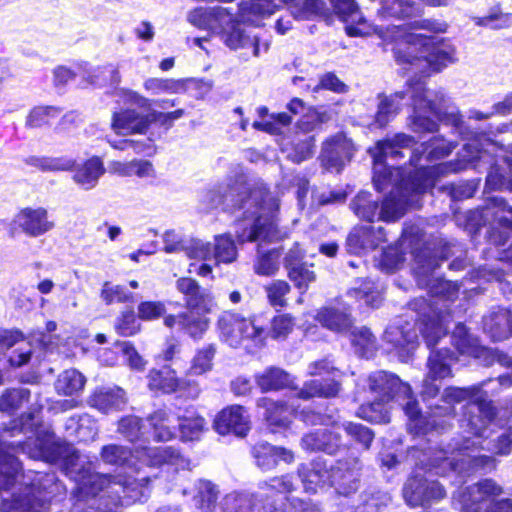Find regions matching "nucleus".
I'll list each match as a JSON object with an SVG mask.
<instances>
[{"label":"nucleus","mask_w":512,"mask_h":512,"mask_svg":"<svg viewBox=\"0 0 512 512\" xmlns=\"http://www.w3.org/2000/svg\"><path fill=\"white\" fill-rule=\"evenodd\" d=\"M57 464L78 485L80 498L91 500L88 512H118L120 506L134 504L149 496L146 479L137 480L125 474L105 475L94 472L89 458L73 446L55 439L48 430L43 439L34 440V459Z\"/></svg>","instance_id":"obj_1"},{"label":"nucleus","mask_w":512,"mask_h":512,"mask_svg":"<svg viewBox=\"0 0 512 512\" xmlns=\"http://www.w3.org/2000/svg\"><path fill=\"white\" fill-rule=\"evenodd\" d=\"M57 464L78 485L80 498L91 500L88 512H118L120 506L134 504L149 496L146 479L137 480L125 474L105 475L94 472L89 458L73 446L55 439L48 430L43 439L34 440V459Z\"/></svg>","instance_id":"obj_2"},{"label":"nucleus","mask_w":512,"mask_h":512,"mask_svg":"<svg viewBox=\"0 0 512 512\" xmlns=\"http://www.w3.org/2000/svg\"><path fill=\"white\" fill-rule=\"evenodd\" d=\"M57 464L78 485L80 498L91 500L88 512H118L120 506L134 504L149 496L146 479L137 480L125 474L105 475L94 472L89 458L73 446L55 439L48 430L43 439L34 440V459Z\"/></svg>","instance_id":"obj_3"},{"label":"nucleus","mask_w":512,"mask_h":512,"mask_svg":"<svg viewBox=\"0 0 512 512\" xmlns=\"http://www.w3.org/2000/svg\"><path fill=\"white\" fill-rule=\"evenodd\" d=\"M414 138L404 133H398L392 138L378 141L369 153L374 159V186L378 191H384L392 187L389 195L382 203L379 210L378 200L373 199L368 192H360L352 200L350 206L353 212L360 218L373 221L375 217L383 221H395L402 217L408 207L419 208L420 196L432 183L426 179L424 183L414 187V192L405 181L400 167L386 164L387 159L402 158V148H408L414 144Z\"/></svg>","instance_id":"obj_4"},{"label":"nucleus","mask_w":512,"mask_h":512,"mask_svg":"<svg viewBox=\"0 0 512 512\" xmlns=\"http://www.w3.org/2000/svg\"><path fill=\"white\" fill-rule=\"evenodd\" d=\"M442 260L432 255L427 248L414 254L413 272L416 282L435 298L433 304L424 298H416L409 304V310L414 314L418 329L428 348L434 347L446 335L449 323L458 312L451 309L450 305L458 298L460 284L433 276Z\"/></svg>","instance_id":"obj_5"},{"label":"nucleus","mask_w":512,"mask_h":512,"mask_svg":"<svg viewBox=\"0 0 512 512\" xmlns=\"http://www.w3.org/2000/svg\"><path fill=\"white\" fill-rule=\"evenodd\" d=\"M247 191V177L241 172L236 174L235 179H229L217 189L208 191L204 201L211 208L223 205L225 209H246L244 218L235 224L240 243L277 240L280 236L273 215L278 209L277 200L265 189L254 190L249 196Z\"/></svg>","instance_id":"obj_6"},{"label":"nucleus","mask_w":512,"mask_h":512,"mask_svg":"<svg viewBox=\"0 0 512 512\" xmlns=\"http://www.w3.org/2000/svg\"><path fill=\"white\" fill-rule=\"evenodd\" d=\"M453 448H428L427 450L413 449L411 456L416 459V469L405 482L402 494L410 507L425 506V486L427 477L425 474L445 476L449 472L459 474L478 470L490 471L496 467V460L492 456L482 454H459Z\"/></svg>","instance_id":"obj_7"},{"label":"nucleus","mask_w":512,"mask_h":512,"mask_svg":"<svg viewBox=\"0 0 512 512\" xmlns=\"http://www.w3.org/2000/svg\"><path fill=\"white\" fill-rule=\"evenodd\" d=\"M375 32L387 42H395V60L400 65H409L414 73L429 75L440 72L455 63V47L444 38L408 32L404 26L376 27Z\"/></svg>","instance_id":"obj_8"},{"label":"nucleus","mask_w":512,"mask_h":512,"mask_svg":"<svg viewBox=\"0 0 512 512\" xmlns=\"http://www.w3.org/2000/svg\"><path fill=\"white\" fill-rule=\"evenodd\" d=\"M364 381V387L373 395V401L359 408V417L370 422L388 423L393 404L398 403L409 418L411 431L416 434L428 432L430 422L421 414L409 384L402 382L395 374L382 370L369 374Z\"/></svg>","instance_id":"obj_9"},{"label":"nucleus","mask_w":512,"mask_h":512,"mask_svg":"<svg viewBox=\"0 0 512 512\" xmlns=\"http://www.w3.org/2000/svg\"><path fill=\"white\" fill-rule=\"evenodd\" d=\"M485 383L472 385L466 388L447 387L441 396V401L447 404L444 407V414H451L455 404L467 401L462 407L461 427L466 429L472 437H464L461 440H453L447 445L453 448L452 454L457 451L459 454H479L484 449L482 446L484 433L487 427L495 419L497 410L489 399L488 394L483 390ZM442 409V407H437Z\"/></svg>","instance_id":"obj_10"},{"label":"nucleus","mask_w":512,"mask_h":512,"mask_svg":"<svg viewBox=\"0 0 512 512\" xmlns=\"http://www.w3.org/2000/svg\"><path fill=\"white\" fill-rule=\"evenodd\" d=\"M485 145H489V140L486 138L484 142L481 139H472L458 153L459 159L456 163L450 162L435 166H425L421 163L423 154H425L426 162H433L448 156L455 148L452 143L446 142L444 139L433 138L428 143L421 144L412 152L410 165L415 168V171L409 173L408 176L404 175L405 181L414 192L415 186L424 183L426 179H431L432 183L425 189L426 191L434 186L435 179L439 176L467 169L469 165L476 168V162L482 160L486 155ZM402 171L404 170L402 169Z\"/></svg>","instance_id":"obj_11"},{"label":"nucleus","mask_w":512,"mask_h":512,"mask_svg":"<svg viewBox=\"0 0 512 512\" xmlns=\"http://www.w3.org/2000/svg\"><path fill=\"white\" fill-rule=\"evenodd\" d=\"M219 338L230 347H261L267 332L257 316H244L233 311L222 312L217 320Z\"/></svg>","instance_id":"obj_12"},{"label":"nucleus","mask_w":512,"mask_h":512,"mask_svg":"<svg viewBox=\"0 0 512 512\" xmlns=\"http://www.w3.org/2000/svg\"><path fill=\"white\" fill-rule=\"evenodd\" d=\"M410 104L414 114L411 116V129L416 133L437 131L438 123L424 115L431 113L441 118V107L447 102L443 91H429L421 79L409 84Z\"/></svg>","instance_id":"obj_13"},{"label":"nucleus","mask_w":512,"mask_h":512,"mask_svg":"<svg viewBox=\"0 0 512 512\" xmlns=\"http://www.w3.org/2000/svg\"><path fill=\"white\" fill-rule=\"evenodd\" d=\"M504 489L495 480L486 478L466 489L461 498L463 512H512V499H497Z\"/></svg>","instance_id":"obj_14"},{"label":"nucleus","mask_w":512,"mask_h":512,"mask_svg":"<svg viewBox=\"0 0 512 512\" xmlns=\"http://www.w3.org/2000/svg\"><path fill=\"white\" fill-rule=\"evenodd\" d=\"M147 378L148 387L151 391L162 394L178 393L181 397L192 400L197 399L201 393L197 381L179 378L176 372L168 366L151 370Z\"/></svg>","instance_id":"obj_15"},{"label":"nucleus","mask_w":512,"mask_h":512,"mask_svg":"<svg viewBox=\"0 0 512 512\" xmlns=\"http://www.w3.org/2000/svg\"><path fill=\"white\" fill-rule=\"evenodd\" d=\"M452 340L454 346L461 354H467L479 359L485 366L499 363L502 366L512 365V358L496 350L481 346L478 339L470 335L466 327L459 323L456 325Z\"/></svg>","instance_id":"obj_16"},{"label":"nucleus","mask_w":512,"mask_h":512,"mask_svg":"<svg viewBox=\"0 0 512 512\" xmlns=\"http://www.w3.org/2000/svg\"><path fill=\"white\" fill-rule=\"evenodd\" d=\"M362 464L357 456H348L330 466L331 487L341 495H350L357 491L360 482Z\"/></svg>","instance_id":"obj_17"},{"label":"nucleus","mask_w":512,"mask_h":512,"mask_svg":"<svg viewBox=\"0 0 512 512\" xmlns=\"http://www.w3.org/2000/svg\"><path fill=\"white\" fill-rule=\"evenodd\" d=\"M453 353L448 349L431 351L428 358V373L423 381L422 397L424 400L435 398L440 390L437 380L452 376L451 362Z\"/></svg>","instance_id":"obj_18"},{"label":"nucleus","mask_w":512,"mask_h":512,"mask_svg":"<svg viewBox=\"0 0 512 512\" xmlns=\"http://www.w3.org/2000/svg\"><path fill=\"white\" fill-rule=\"evenodd\" d=\"M216 33L220 35L221 40L230 49L252 48L255 57H259L261 51L267 52L269 49L267 41H261L257 35L247 33L242 29L241 24L234 20L232 15L231 22L224 24Z\"/></svg>","instance_id":"obj_19"},{"label":"nucleus","mask_w":512,"mask_h":512,"mask_svg":"<svg viewBox=\"0 0 512 512\" xmlns=\"http://www.w3.org/2000/svg\"><path fill=\"white\" fill-rule=\"evenodd\" d=\"M401 322L399 320L390 325L384 333V339L392 345L401 361H407L418 346V333L415 330L416 324L405 322L403 325Z\"/></svg>","instance_id":"obj_20"},{"label":"nucleus","mask_w":512,"mask_h":512,"mask_svg":"<svg viewBox=\"0 0 512 512\" xmlns=\"http://www.w3.org/2000/svg\"><path fill=\"white\" fill-rule=\"evenodd\" d=\"M353 152L351 140L344 134H337L323 144L320 157L323 166L339 172L350 161Z\"/></svg>","instance_id":"obj_21"},{"label":"nucleus","mask_w":512,"mask_h":512,"mask_svg":"<svg viewBox=\"0 0 512 512\" xmlns=\"http://www.w3.org/2000/svg\"><path fill=\"white\" fill-rule=\"evenodd\" d=\"M214 428L221 435L234 433L237 436L243 437L250 430L249 415L243 406H228L216 416Z\"/></svg>","instance_id":"obj_22"},{"label":"nucleus","mask_w":512,"mask_h":512,"mask_svg":"<svg viewBox=\"0 0 512 512\" xmlns=\"http://www.w3.org/2000/svg\"><path fill=\"white\" fill-rule=\"evenodd\" d=\"M142 461L152 467L168 465L178 470H189L191 462L173 446L150 447L141 451Z\"/></svg>","instance_id":"obj_23"},{"label":"nucleus","mask_w":512,"mask_h":512,"mask_svg":"<svg viewBox=\"0 0 512 512\" xmlns=\"http://www.w3.org/2000/svg\"><path fill=\"white\" fill-rule=\"evenodd\" d=\"M471 215L473 218L479 216L482 224L489 225L491 229H512V207L503 198H488L485 207L481 211L472 212Z\"/></svg>","instance_id":"obj_24"},{"label":"nucleus","mask_w":512,"mask_h":512,"mask_svg":"<svg viewBox=\"0 0 512 512\" xmlns=\"http://www.w3.org/2000/svg\"><path fill=\"white\" fill-rule=\"evenodd\" d=\"M298 474L308 493H316L326 486L331 487L330 466L320 458L308 464H301Z\"/></svg>","instance_id":"obj_25"},{"label":"nucleus","mask_w":512,"mask_h":512,"mask_svg":"<svg viewBox=\"0 0 512 512\" xmlns=\"http://www.w3.org/2000/svg\"><path fill=\"white\" fill-rule=\"evenodd\" d=\"M257 407L265 410L264 419L273 428H287L292 415L301 418V412L284 401H274L271 398L262 397L257 400Z\"/></svg>","instance_id":"obj_26"},{"label":"nucleus","mask_w":512,"mask_h":512,"mask_svg":"<svg viewBox=\"0 0 512 512\" xmlns=\"http://www.w3.org/2000/svg\"><path fill=\"white\" fill-rule=\"evenodd\" d=\"M331 4L339 17L345 22H351L346 26L349 36H365L370 34L368 26L362 17L358 5L354 0H331Z\"/></svg>","instance_id":"obj_27"},{"label":"nucleus","mask_w":512,"mask_h":512,"mask_svg":"<svg viewBox=\"0 0 512 512\" xmlns=\"http://www.w3.org/2000/svg\"><path fill=\"white\" fill-rule=\"evenodd\" d=\"M187 19L195 27L216 33L224 24L231 22V14L226 8L220 6L213 8L199 7L192 10Z\"/></svg>","instance_id":"obj_28"},{"label":"nucleus","mask_w":512,"mask_h":512,"mask_svg":"<svg viewBox=\"0 0 512 512\" xmlns=\"http://www.w3.org/2000/svg\"><path fill=\"white\" fill-rule=\"evenodd\" d=\"M150 433L155 441L165 442L176 437L177 414L168 408H160L148 415Z\"/></svg>","instance_id":"obj_29"},{"label":"nucleus","mask_w":512,"mask_h":512,"mask_svg":"<svg viewBox=\"0 0 512 512\" xmlns=\"http://www.w3.org/2000/svg\"><path fill=\"white\" fill-rule=\"evenodd\" d=\"M384 241L386 238L382 227L375 229L372 226H361L350 232L347 237V246L351 253L359 254L365 250L375 249Z\"/></svg>","instance_id":"obj_30"},{"label":"nucleus","mask_w":512,"mask_h":512,"mask_svg":"<svg viewBox=\"0 0 512 512\" xmlns=\"http://www.w3.org/2000/svg\"><path fill=\"white\" fill-rule=\"evenodd\" d=\"M164 324L168 328H178L194 339L201 338L208 329L209 321L199 313L188 310L178 315H168L164 318Z\"/></svg>","instance_id":"obj_31"},{"label":"nucleus","mask_w":512,"mask_h":512,"mask_svg":"<svg viewBox=\"0 0 512 512\" xmlns=\"http://www.w3.org/2000/svg\"><path fill=\"white\" fill-rule=\"evenodd\" d=\"M252 454L256 465L263 471L275 468L280 460L286 463H291L294 460V455L290 450L266 442L257 443L252 449Z\"/></svg>","instance_id":"obj_32"},{"label":"nucleus","mask_w":512,"mask_h":512,"mask_svg":"<svg viewBox=\"0 0 512 512\" xmlns=\"http://www.w3.org/2000/svg\"><path fill=\"white\" fill-rule=\"evenodd\" d=\"M417 81L411 79L407 82V87L404 91L395 92L389 96L379 95L378 109L375 115L374 124L377 127L386 126L401 110L402 101L405 97L410 98L409 84Z\"/></svg>","instance_id":"obj_33"},{"label":"nucleus","mask_w":512,"mask_h":512,"mask_svg":"<svg viewBox=\"0 0 512 512\" xmlns=\"http://www.w3.org/2000/svg\"><path fill=\"white\" fill-rule=\"evenodd\" d=\"M255 382L262 392L295 390V378L279 367H268L255 375Z\"/></svg>","instance_id":"obj_34"},{"label":"nucleus","mask_w":512,"mask_h":512,"mask_svg":"<svg viewBox=\"0 0 512 512\" xmlns=\"http://www.w3.org/2000/svg\"><path fill=\"white\" fill-rule=\"evenodd\" d=\"M89 404L97 410L108 413L120 410L126 404V394L120 387H100L94 390L89 398Z\"/></svg>","instance_id":"obj_35"},{"label":"nucleus","mask_w":512,"mask_h":512,"mask_svg":"<svg viewBox=\"0 0 512 512\" xmlns=\"http://www.w3.org/2000/svg\"><path fill=\"white\" fill-rule=\"evenodd\" d=\"M149 126L147 115H141L135 110L115 112L112 117L111 128L118 135L143 133Z\"/></svg>","instance_id":"obj_36"},{"label":"nucleus","mask_w":512,"mask_h":512,"mask_svg":"<svg viewBox=\"0 0 512 512\" xmlns=\"http://www.w3.org/2000/svg\"><path fill=\"white\" fill-rule=\"evenodd\" d=\"M483 329L494 341L512 335V312L499 308L483 318Z\"/></svg>","instance_id":"obj_37"},{"label":"nucleus","mask_w":512,"mask_h":512,"mask_svg":"<svg viewBox=\"0 0 512 512\" xmlns=\"http://www.w3.org/2000/svg\"><path fill=\"white\" fill-rule=\"evenodd\" d=\"M433 7L447 6L450 0H393L391 3L385 2L384 12L387 16L403 18L410 17L421 12V4Z\"/></svg>","instance_id":"obj_38"},{"label":"nucleus","mask_w":512,"mask_h":512,"mask_svg":"<svg viewBox=\"0 0 512 512\" xmlns=\"http://www.w3.org/2000/svg\"><path fill=\"white\" fill-rule=\"evenodd\" d=\"M177 422L180 440L183 442L200 440L206 430L205 419L194 410L177 413Z\"/></svg>","instance_id":"obj_39"},{"label":"nucleus","mask_w":512,"mask_h":512,"mask_svg":"<svg viewBox=\"0 0 512 512\" xmlns=\"http://www.w3.org/2000/svg\"><path fill=\"white\" fill-rule=\"evenodd\" d=\"M23 478L21 463L13 455L4 450L0 442V491L8 490Z\"/></svg>","instance_id":"obj_40"},{"label":"nucleus","mask_w":512,"mask_h":512,"mask_svg":"<svg viewBox=\"0 0 512 512\" xmlns=\"http://www.w3.org/2000/svg\"><path fill=\"white\" fill-rule=\"evenodd\" d=\"M104 172L103 161L94 156L76 168L73 179L83 189L90 190L97 185Z\"/></svg>","instance_id":"obj_41"},{"label":"nucleus","mask_w":512,"mask_h":512,"mask_svg":"<svg viewBox=\"0 0 512 512\" xmlns=\"http://www.w3.org/2000/svg\"><path fill=\"white\" fill-rule=\"evenodd\" d=\"M316 319L323 327L337 333H345L352 327L350 314L336 307L322 308Z\"/></svg>","instance_id":"obj_42"},{"label":"nucleus","mask_w":512,"mask_h":512,"mask_svg":"<svg viewBox=\"0 0 512 512\" xmlns=\"http://www.w3.org/2000/svg\"><path fill=\"white\" fill-rule=\"evenodd\" d=\"M85 384V376L78 370L70 368L58 375L54 387L57 394L73 397L83 391Z\"/></svg>","instance_id":"obj_43"},{"label":"nucleus","mask_w":512,"mask_h":512,"mask_svg":"<svg viewBox=\"0 0 512 512\" xmlns=\"http://www.w3.org/2000/svg\"><path fill=\"white\" fill-rule=\"evenodd\" d=\"M69 435L80 441H93L98 435V425L95 419L88 414L71 416L65 424Z\"/></svg>","instance_id":"obj_44"},{"label":"nucleus","mask_w":512,"mask_h":512,"mask_svg":"<svg viewBox=\"0 0 512 512\" xmlns=\"http://www.w3.org/2000/svg\"><path fill=\"white\" fill-rule=\"evenodd\" d=\"M301 420L304 421L307 424L311 425H325V426H332L333 431L323 428V434H325L324 443L330 444L335 446V453L340 449V447L343 446L341 435L336 431V429H339L340 426L338 425L337 421L332 416H323L320 414H316L311 411H301Z\"/></svg>","instance_id":"obj_45"},{"label":"nucleus","mask_w":512,"mask_h":512,"mask_svg":"<svg viewBox=\"0 0 512 512\" xmlns=\"http://www.w3.org/2000/svg\"><path fill=\"white\" fill-rule=\"evenodd\" d=\"M340 389V383L335 380H310L303 384V387L297 392V397L303 400L315 397L330 398L337 396Z\"/></svg>","instance_id":"obj_46"},{"label":"nucleus","mask_w":512,"mask_h":512,"mask_svg":"<svg viewBox=\"0 0 512 512\" xmlns=\"http://www.w3.org/2000/svg\"><path fill=\"white\" fill-rule=\"evenodd\" d=\"M219 489L217 485L208 480H199L194 495L195 507L200 512H214L217 507Z\"/></svg>","instance_id":"obj_47"},{"label":"nucleus","mask_w":512,"mask_h":512,"mask_svg":"<svg viewBox=\"0 0 512 512\" xmlns=\"http://www.w3.org/2000/svg\"><path fill=\"white\" fill-rule=\"evenodd\" d=\"M350 341L356 354L369 358L377 350V340L369 328L355 327L350 331Z\"/></svg>","instance_id":"obj_48"},{"label":"nucleus","mask_w":512,"mask_h":512,"mask_svg":"<svg viewBox=\"0 0 512 512\" xmlns=\"http://www.w3.org/2000/svg\"><path fill=\"white\" fill-rule=\"evenodd\" d=\"M285 267L288 270V277L296 288L303 294L310 283L314 282L316 275L306 264H296L293 261V254L285 258Z\"/></svg>","instance_id":"obj_49"},{"label":"nucleus","mask_w":512,"mask_h":512,"mask_svg":"<svg viewBox=\"0 0 512 512\" xmlns=\"http://www.w3.org/2000/svg\"><path fill=\"white\" fill-rule=\"evenodd\" d=\"M258 489L259 491L257 492L256 497L263 500L272 498L277 494L290 493L295 489V485L291 476L284 475L280 477H273L268 481L260 482Z\"/></svg>","instance_id":"obj_50"},{"label":"nucleus","mask_w":512,"mask_h":512,"mask_svg":"<svg viewBox=\"0 0 512 512\" xmlns=\"http://www.w3.org/2000/svg\"><path fill=\"white\" fill-rule=\"evenodd\" d=\"M212 249L215 265L230 264L237 259V247L229 234L215 236Z\"/></svg>","instance_id":"obj_51"},{"label":"nucleus","mask_w":512,"mask_h":512,"mask_svg":"<svg viewBox=\"0 0 512 512\" xmlns=\"http://www.w3.org/2000/svg\"><path fill=\"white\" fill-rule=\"evenodd\" d=\"M348 295L372 308L378 307L382 301L379 287L370 280L362 281L358 287L350 289Z\"/></svg>","instance_id":"obj_52"},{"label":"nucleus","mask_w":512,"mask_h":512,"mask_svg":"<svg viewBox=\"0 0 512 512\" xmlns=\"http://www.w3.org/2000/svg\"><path fill=\"white\" fill-rule=\"evenodd\" d=\"M411 241L408 240L407 230H404L400 241L395 246L388 247L382 254L381 266L387 272H393L399 268L404 261L403 247Z\"/></svg>","instance_id":"obj_53"},{"label":"nucleus","mask_w":512,"mask_h":512,"mask_svg":"<svg viewBox=\"0 0 512 512\" xmlns=\"http://www.w3.org/2000/svg\"><path fill=\"white\" fill-rule=\"evenodd\" d=\"M30 399V390L28 388L7 389L0 396V411L5 413H14L20 409L24 403Z\"/></svg>","instance_id":"obj_54"},{"label":"nucleus","mask_w":512,"mask_h":512,"mask_svg":"<svg viewBox=\"0 0 512 512\" xmlns=\"http://www.w3.org/2000/svg\"><path fill=\"white\" fill-rule=\"evenodd\" d=\"M144 88L152 94H178L186 91V81L176 79L148 78L144 81Z\"/></svg>","instance_id":"obj_55"},{"label":"nucleus","mask_w":512,"mask_h":512,"mask_svg":"<svg viewBox=\"0 0 512 512\" xmlns=\"http://www.w3.org/2000/svg\"><path fill=\"white\" fill-rule=\"evenodd\" d=\"M280 253L277 249L263 252L261 245L258 246V256L254 263V271L261 276H272L279 269Z\"/></svg>","instance_id":"obj_56"},{"label":"nucleus","mask_w":512,"mask_h":512,"mask_svg":"<svg viewBox=\"0 0 512 512\" xmlns=\"http://www.w3.org/2000/svg\"><path fill=\"white\" fill-rule=\"evenodd\" d=\"M118 432L126 440L136 442L145 439L146 428L139 417L129 415L119 420Z\"/></svg>","instance_id":"obj_57"},{"label":"nucleus","mask_w":512,"mask_h":512,"mask_svg":"<svg viewBox=\"0 0 512 512\" xmlns=\"http://www.w3.org/2000/svg\"><path fill=\"white\" fill-rule=\"evenodd\" d=\"M99 455L101 461L105 464L122 466L132 457V451L123 445L108 444L101 448Z\"/></svg>","instance_id":"obj_58"},{"label":"nucleus","mask_w":512,"mask_h":512,"mask_svg":"<svg viewBox=\"0 0 512 512\" xmlns=\"http://www.w3.org/2000/svg\"><path fill=\"white\" fill-rule=\"evenodd\" d=\"M216 353L214 345H208L199 349L192 359L187 375H202L209 372L213 366V358Z\"/></svg>","instance_id":"obj_59"},{"label":"nucleus","mask_w":512,"mask_h":512,"mask_svg":"<svg viewBox=\"0 0 512 512\" xmlns=\"http://www.w3.org/2000/svg\"><path fill=\"white\" fill-rule=\"evenodd\" d=\"M474 23L491 29H504L512 26V14L503 13L499 6H495L489 10L487 15L475 17Z\"/></svg>","instance_id":"obj_60"},{"label":"nucleus","mask_w":512,"mask_h":512,"mask_svg":"<svg viewBox=\"0 0 512 512\" xmlns=\"http://www.w3.org/2000/svg\"><path fill=\"white\" fill-rule=\"evenodd\" d=\"M43 487L45 490H49L43 495L40 487L37 490V495L34 491V512H55L50 495L58 490V484L54 481L53 475H46Z\"/></svg>","instance_id":"obj_61"},{"label":"nucleus","mask_w":512,"mask_h":512,"mask_svg":"<svg viewBox=\"0 0 512 512\" xmlns=\"http://www.w3.org/2000/svg\"><path fill=\"white\" fill-rule=\"evenodd\" d=\"M113 168L115 171L121 173L122 175H136L140 178H148L155 176V170L153 165L146 160H135L131 161L128 164H122L120 162H115L113 164Z\"/></svg>","instance_id":"obj_62"},{"label":"nucleus","mask_w":512,"mask_h":512,"mask_svg":"<svg viewBox=\"0 0 512 512\" xmlns=\"http://www.w3.org/2000/svg\"><path fill=\"white\" fill-rule=\"evenodd\" d=\"M253 496L248 494H227L222 503L223 512H253Z\"/></svg>","instance_id":"obj_63"},{"label":"nucleus","mask_w":512,"mask_h":512,"mask_svg":"<svg viewBox=\"0 0 512 512\" xmlns=\"http://www.w3.org/2000/svg\"><path fill=\"white\" fill-rule=\"evenodd\" d=\"M268 302L274 308L286 306V295L290 292V285L284 280H274L264 287Z\"/></svg>","instance_id":"obj_64"}]
</instances>
